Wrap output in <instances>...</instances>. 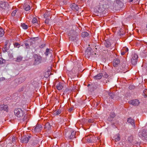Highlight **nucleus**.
I'll return each mask as SVG.
<instances>
[{
  "label": "nucleus",
  "mask_w": 147,
  "mask_h": 147,
  "mask_svg": "<svg viewBox=\"0 0 147 147\" xmlns=\"http://www.w3.org/2000/svg\"><path fill=\"white\" fill-rule=\"evenodd\" d=\"M76 132L71 128L65 129L64 134L66 137L69 140H71L75 138Z\"/></svg>",
  "instance_id": "nucleus-1"
},
{
  "label": "nucleus",
  "mask_w": 147,
  "mask_h": 147,
  "mask_svg": "<svg viewBox=\"0 0 147 147\" xmlns=\"http://www.w3.org/2000/svg\"><path fill=\"white\" fill-rule=\"evenodd\" d=\"M68 34L69 39L74 40L75 39L78 34L74 30H71L68 32Z\"/></svg>",
  "instance_id": "nucleus-2"
},
{
  "label": "nucleus",
  "mask_w": 147,
  "mask_h": 147,
  "mask_svg": "<svg viewBox=\"0 0 147 147\" xmlns=\"http://www.w3.org/2000/svg\"><path fill=\"white\" fill-rule=\"evenodd\" d=\"M14 112L15 115L18 117H22L24 114L23 111L20 108H18L16 109Z\"/></svg>",
  "instance_id": "nucleus-3"
},
{
  "label": "nucleus",
  "mask_w": 147,
  "mask_h": 147,
  "mask_svg": "<svg viewBox=\"0 0 147 147\" xmlns=\"http://www.w3.org/2000/svg\"><path fill=\"white\" fill-rule=\"evenodd\" d=\"M138 135L139 137L142 139L147 138V131L144 129L141 130Z\"/></svg>",
  "instance_id": "nucleus-4"
},
{
  "label": "nucleus",
  "mask_w": 147,
  "mask_h": 147,
  "mask_svg": "<svg viewBox=\"0 0 147 147\" xmlns=\"http://www.w3.org/2000/svg\"><path fill=\"white\" fill-rule=\"evenodd\" d=\"M42 128L41 125L37 124L35 127L32 129V131L35 133H38L41 131Z\"/></svg>",
  "instance_id": "nucleus-5"
},
{
  "label": "nucleus",
  "mask_w": 147,
  "mask_h": 147,
  "mask_svg": "<svg viewBox=\"0 0 147 147\" xmlns=\"http://www.w3.org/2000/svg\"><path fill=\"white\" fill-rule=\"evenodd\" d=\"M34 62L35 65H37L40 63L42 59L40 56H38L37 55H34Z\"/></svg>",
  "instance_id": "nucleus-6"
},
{
  "label": "nucleus",
  "mask_w": 147,
  "mask_h": 147,
  "mask_svg": "<svg viewBox=\"0 0 147 147\" xmlns=\"http://www.w3.org/2000/svg\"><path fill=\"white\" fill-rule=\"evenodd\" d=\"M91 50V48L90 47H88L87 49L85 54L86 58L89 59L92 56Z\"/></svg>",
  "instance_id": "nucleus-7"
},
{
  "label": "nucleus",
  "mask_w": 147,
  "mask_h": 147,
  "mask_svg": "<svg viewBox=\"0 0 147 147\" xmlns=\"http://www.w3.org/2000/svg\"><path fill=\"white\" fill-rule=\"evenodd\" d=\"M138 58V55L136 54L133 55L131 59V62L133 65H135L137 63Z\"/></svg>",
  "instance_id": "nucleus-8"
},
{
  "label": "nucleus",
  "mask_w": 147,
  "mask_h": 147,
  "mask_svg": "<svg viewBox=\"0 0 147 147\" xmlns=\"http://www.w3.org/2000/svg\"><path fill=\"white\" fill-rule=\"evenodd\" d=\"M129 103L130 104L136 106L139 105L140 102L139 100L138 99H135L134 100H130L129 101Z\"/></svg>",
  "instance_id": "nucleus-9"
},
{
  "label": "nucleus",
  "mask_w": 147,
  "mask_h": 147,
  "mask_svg": "<svg viewBox=\"0 0 147 147\" xmlns=\"http://www.w3.org/2000/svg\"><path fill=\"white\" fill-rule=\"evenodd\" d=\"M45 129L46 131L48 133H50L51 129V126L48 123H46L45 125Z\"/></svg>",
  "instance_id": "nucleus-10"
},
{
  "label": "nucleus",
  "mask_w": 147,
  "mask_h": 147,
  "mask_svg": "<svg viewBox=\"0 0 147 147\" xmlns=\"http://www.w3.org/2000/svg\"><path fill=\"white\" fill-rule=\"evenodd\" d=\"M30 138V136H28V137L26 136H23L22 138V142L23 143H27Z\"/></svg>",
  "instance_id": "nucleus-11"
},
{
  "label": "nucleus",
  "mask_w": 147,
  "mask_h": 147,
  "mask_svg": "<svg viewBox=\"0 0 147 147\" xmlns=\"http://www.w3.org/2000/svg\"><path fill=\"white\" fill-rule=\"evenodd\" d=\"M70 7L72 10L75 11H78L79 8L78 5L74 3L71 4Z\"/></svg>",
  "instance_id": "nucleus-12"
},
{
  "label": "nucleus",
  "mask_w": 147,
  "mask_h": 147,
  "mask_svg": "<svg viewBox=\"0 0 147 147\" xmlns=\"http://www.w3.org/2000/svg\"><path fill=\"white\" fill-rule=\"evenodd\" d=\"M8 5V3L7 2H0V7H1L2 9H5Z\"/></svg>",
  "instance_id": "nucleus-13"
},
{
  "label": "nucleus",
  "mask_w": 147,
  "mask_h": 147,
  "mask_svg": "<svg viewBox=\"0 0 147 147\" xmlns=\"http://www.w3.org/2000/svg\"><path fill=\"white\" fill-rule=\"evenodd\" d=\"M8 111V107L7 105H0V111Z\"/></svg>",
  "instance_id": "nucleus-14"
},
{
  "label": "nucleus",
  "mask_w": 147,
  "mask_h": 147,
  "mask_svg": "<svg viewBox=\"0 0 147 147\" xmlns=\"http://www.w3.org/2000/svg\"><path fill=\"white\" fill-rule=\"evenodd\" d=\"M91 136L89 135L83 138L82 141V142L84 140H86L87 142L91 143L92 141Z\"/></svg>",
  "instance_id": "nucleus-15"
},
{
  "label": "nucleus",
  "mask_w": 147,
  "mask_h": 147,
  "mask_svg": "<svg viewBox=\"0 0 147 147\" xmlns=\"http://www.w3.org/2000/svg\"><path fill=\"white\" fill-rule=\"evenodd\" d=\"M127 121L128 123H130L134 127H135V124L134 120L132 118H129L128 119Z\"/></svg>",
  "instance_id": "nucleus-16"
},
{
  "label": "nucleus",
  "mask_w": 147,
  "mask_h": 147,
  "mask_svg": "<svg viewBox=\"0 0 147 147\" xmlns=\"http://www.w3.org/2000/svg\"><path fill=\"white\" fill-rule=\"evenodd\" d=\"M120 60L118 59H115L113 61V66H116L120 63Z\"/></svg>",
  "instance_id": "nucleus-17"
},
{
  "label": "nucleus",
  "mask_w": 147,
  "mask_h": 147,
  "mask_svg": "<svg viewBox=\"0 0 147 147\" xmlns=\"http://www.w3.org/2000/svg\"><path fill=\"white\" fill-rule=\"evenodd\" d=\"M115 116V115L114 113H110V116L108 118V120L109 121H112L113 119Z\"/></svg>",
  "instance_id": "nucleus-18"
},
{
  "label": "nucleus",
  "mask_w": 147,
  "mask_h": 147,
  "mask_svg": "<svg viewBox=\"0 0 147 147\" xmlns=\"http://www.w3.org/2000/svg\"><path fill=\"white\" fill-rule=\"evenodd\" d=\"M103 76V74L102 73H100L95 76H94V78L95 80H100L101 79Z\"/></svg>",
  "instance_id": "nucleus-19"
},
{
  "label": "nucleus",
  "mask_w": 147,
  "mask_h": 147,
  "mask_svg": "<svg viewBox=\"0 0 147 147\" xmlns=\"http://www.w3.org/2000/svg\"><path fill=\"white\" fill-rule=\"evenodd\" d=\"M113 138V139L115 140V141L117 142L119 141L120 139V135L119 134H117L114 136Z\"/></svg>",
  "instance_id": "nucleus-20"
},
{
  "label": "nucleus",
  "mask_w": 147,
  "mask_h": 147,
  "mask_svg": "<svg viewBox=\"0 0 147 147\" xmlns=\"http://www.w3.org/2000/svg\"><path fill=\"white\" fill-rule=\"evenodd\" d=\"M52 52V50L50 49L47 48L46 49V51L45 53V54L47 56H48L50 53H51Z\"/></svg>",
  "instance_id": "nucleus-21"
},
{
  "label": "nucleus",
  "mask_w": 147,
  "mask_h": 147,
  "mask_svg": "<svg viewBox=\"0 0 147 147\" xmlns=\"http://www.w3.org/2000/svg\"><path fill=\"white\" fill-rule=\"evenodd\" d=\"M63 87L62 85V84L61 83H59L57 85V88L59 90H61Z\"/></svg>",
  "instance_id": "nucleus-22"
},
{
  "label": "nucleus",
  "mask_w": 147,
  "mask_h": 147,
  "mask_svg": "<svg viewBox=\"0 0 147 147\" xmlns=\"http://www.w3.org/2000/svg\"><path fill=\"white\" fill-rule=\"evenodd\" d=\"M89 36V34L85 32H83L82 33L81 36L82 37L86 38Z\"/></svg>",
  "instance_id": "nucleus-23"
},
{
  "label": "nucleus",
  "mask_w": 147,
  "mask_h": 147,
  "mask_svg": "<svg viewBox=\"0 0 147 147\" xmlns=\"http://www.w3.org/2000/svg\"><path fill=\"white\" fill-rule=\"evenodd\" d=\"M24 8L26 11H28L30 9V7L29 5H25L24 6Z\"/></svg>",
  "instance_id": "nucleus-24"
},
{
  "label": "nucleus",
  "mask_w": 147,
  "mask_h": 147,
  "mask_svg": "<svg viewBox=\"0 0 147 147\" xmlns=\"http://www.w3.org/2000/svg\"><path fill=\"white\" fill-rule=\"evenodd\" d=\"M4 31L2 28H0V37L3 36L4 34Z\"/></svg>",
  "instance_id": "nucleus-25"
},
{
  "label": "nucleus",
  "mask_w": 147,
  "mask_h": 147,
  "mask_svg": "<svg viewBox=\"0 0 147 147\" xmlns=\"http://www.w3.org/2000/svg\"><path fill=\"white\" fill-rule=\"evenodd\" d=\"M104 44L105 46L107 47H109L110 46V42L108 41L107 42L106 41H105Z\"/></svg>",
  "instance_id": "nucleus-26"
},
{
  "label": "nucleus",
  "mask_w": 147,
  "mask_h": 147,
  "mask_svg": "<svg viewBox=\"0 0 147 147\" xmlns=\"http://www.w3.org/2000/svg\"><path fill=\"white\" fill-rule=\"evenodd\" d=\"M22 27L23 29H27L28 28V26L24 23L22 24Z\"/></svg>",
  "instance_id": "nucleus-27"
},
{
  "label": "nucleus",
  "mask_w": 147,
  "mask_h": 147,
  "mask_svg": "<svg viewBox=\"0 0 147 147\" xmlns=\"http://www.w3.org/2000/svg\"><path fill=\"white\" fill-rule=\"evenodd\" d=\"M61 111L60 110L58 109L57 110V111L56 112H55L54 113L55 115H59L61 113Z\"/></svg>",
  "instance_id": "nucleus-28"
},
{
  "label": "nucleus",
  "mask_w": 147,
  "mask_h": 147,
  "mask_svg": "<svg viewBox=\"0 0 147 147\" xmlns=\"http://www.w3.org/2000/svg\"><path fill=\"white\" fill-rule=\"evenodd\" d=\"M22 57L21 56H18L17 58L16 61L19 62L22 60Z\"/></svg>",
  "instance_id": "nucleus-29"
},
{
  "label": "nucleus",
  "mask_w": 147,
  "mask_h": 147,
  "mask_svg": "<svg viewBox=\"0 0 147 147\" xmlns=\"http://www.w3.org/2000/svg\"><path fill=\"white\" fill-rule=\"evenodd\" d=\"M143 95L145 97H147V89H145L143 91Z\"/></svg>",
  "instance_id": "nucleus-30"
},
{
  "label": "nucleus",
  "mask_w": 147,
  "mask_h": 147,
  "mask_svg": "<svg viewBox=\"0 0 147 147\" xmlns=\"http://www.w3.org/2000/svg\"><path fill=\"white\" fill-rule=\"evenodd\" d=\"M50 14V13L49 12H46L44 14V17L45 18H47L48 17L49 15Z\"/></svg>",
  "instance_id": "nucleus-31"
},
{
  "label": "nucleus",
  "mask_w": 147,
  "mask_h": 147,
  "mask_svg": "<svg viewBox=\"0 0 147 147\" xmlns=\"http://www.w3.org/2000/svg\"><path fill=\"white\" fill-rule=\"evenodd\" d=\"M5 62V60L1 58H0V64H2Z\"/></svg>",
  "instance_id": "nucleus-32"
},
{
  "label": "nucleus",
  "mask_w": 147,
  "mask_h": 147,
  "mask_svg": "<svg viewBox=\"0 0 147 147\" xmlns=\"http://www.w3.org/2000/svg\"><path fill=\"white\" fill-rule=\"evenodd\" d=\"M109 95L112 98H113L114 97V94L112 93H109Z\"/></svg>",
  "instance_id": "nucleus-33"
},
{
  "label": "nucleus",
  "mask_w": 147,
  "mask_h": 147,
  "mask_svg": "<svg viewBox=\"0 0 147 147\" xmlns=\"http://www.w3.org/2000/svg\"><path fill=\"white\" fill-rule=\"evenodd\" d=\"M37 19L36 18H33L32 21V22L34 24L35 23H36L37 22Z\"/></svg>",
  "instance_id": "nucleus-34"
},
{
  "label": "nucleus",
  "mask_w": 147,
  "mask_h": 147,
  "mask_svg": "<svg viewBox=\"0 0 147 147\" xmlns=\"http://www.w3.org/2000/svg\"><path fill=\"white\" fill-rule=\"evenodd\" d=\"M17 12V11L16 10H15L13 11L12 13H11V15L12 16H15L16 13V12Z\"/></svg>",
  "instance_id": "nucleus-35"
},
{
  "label": "nucleus",
  "mask_w": 147,
  "mask_h": 147,
  "mask_svg": "<svg viewBox=\"0 0 147 147\" xmlns=\"http://www.w3.org/2000/svg\"><path fill=\"white\" fill-rule=\"evenodd\" d=\"M104 9H105V8L103 7V6L101 5L100 7V8H99V10H100V11H102L104 10Z\"/></svg>",
  "instance_id": "nucleus-36"
},
{
  "label": "nucleus",
  "mask_w": 147,
  "mask_h": 147,
  "mask_svg": "<svg viewBox=\"0 0 147 147\" xmlns=\"http://www.w3.org/2000/svg\"><path fill=\"white\" fill-rule=\"evenodd\" d=\"M122 49L125 51V53L127 52H128V48L126 47H124Z\"/></svg>",
  "instance_id": "nucleus-37"
},
{
  "label": "nucleus",
  "mask_w": 147,
  "mask_h": 147,
  "mask_svg": "<svg viewBox=\"0 0 147 147\" xmlns=\"http://www.w3.org/2000/svg\"><path fill=\"white\" fill-rule=\"evenodd\" d=\"M98 85L96 84H94L93 86V88H94V89H96L98 87Z\"/></svg>",
  "instance_id": "nucleus-38"
},
{
  "label": "nucleus",
  "mask_w": 147,
  "mask_h": 147,
  "mask_svg": "<svg viewBox=\"0 0 147 147\" xmlns=\"http://www.w3.org/2000/svg\"><path fill=\"white\" fill-rule=\"evenodd\" d=\"M25 45L26 49L29 48V44L28 43L26 42L25 43Z\"/></svg>",
  "instance_id": "nucleus-39"
},
{
  "label": "nucleus",
  "mask_w": 147,
  "mask_h": 147,
  "mask_svg": "<svg viewBox=\"0 0 147 147\" xmlns=\"http://www.w3.org/2000/svg\"><path fill=\"white\" fill-rule=\"evenodd\" d=\"M19 44L18 43H17V42L15 43H14V46L15 47H17L18 46H19Z\"/></svg>",
  "instance_id": "nucleus-40"
},
{
  "label": "nucleus",
  "mask_w": 147,
  "mask_h": 147,
  "mask_svg": "<svg viewBox=\"0 0 147 147\" xmlns=\"http://www.w3.org/2000/svg\"><path fill=\"white\" fill-rule=\"evenodd\" d=\"M121 54L122 55H123L125 54V51H124L122 49L121 50Z\"/></svg>",
  "instance_id": "nucleus-41"
},
{
  "label": "nucleus",
  "mask_w": 147,
  "mask_h": 147,
  "mask_svg": "<svg viewBox=\"0 0 147 147\" xmlns=\"http://www.w3.org/2000/svg\"><path fill=\"white\" fill-rule=\"evenodd\" d=\"M104 77L106 78H107L109 76L108 74H107L106 73H105V74H104Z\"/></svg>",
  "instance_id": "nucleus-42"
},
{
  "label": "nucleus",
  "mask_w": 147,
  "mask_h": 147,
  "mask_svg": "<svg viewBox=\"0 0 147 147\" xmlns=\"http://www.w3.org/2000/svg\"><path fill=\"white\" fill-rule=\"evenodd\" d=\"M49 20L48 19H47L45 21V23L47 24H48L49 23Z\"/></svg>",
  "instance_id": "nucleus-43"
},
{
  "label": "nucleus",
  "mask_w": 147,
  "mask_h": 147,
  "mask_svg": "<svg viewBox=\"0 0 147 147\" xmlns=\"http://www.w3.org/2000/svg\"><path fill=\"white\" fill-rule=\"evenodd\" d=\"M45 44L42 45H41L39 46V47L40 48H44L45 47Z\"/></svg>",
  "instance_id": "nucleus-44"
},
{
  "label": "nucleus",
  "mask_w": 147,
  "mask_h": 147,
  "mask_svg": "<svg viewBox=\"0 0 147 147\" xmlns=\"http://www.w3.org/2000/svg\"><path fill=\"white\" fill-rule=\"evenodd\" d=\"M88 122H91V119H89L88 120Z\"/></svg>",
  "instance_id": "nucleus-45"
},
{
  "label": "nucleus",
  "mask_w": 147,
  "mask_h": 147,
  "mask_svg": "<svg viewBox=\"0 0 147 147\" xmlns=\"http://www.w3.org/2000/svg\"><path fill=\"white\" fill-rule=\"evenodd\" d=\"M133 1V0H130V1H129V2H132Z\"/></svg>",
  "instance_id": "nucleus-46"
},
{
  "label": "nucleus",
  "mask_w": 147,
  "mask_h": 147,
  "mask_svg": "<svg viewBox=\"0 0 147 147\" xmlns=\"http://www.w3.org/2000/svg\"><path fill=\"white\" fill-rule=\"evenodd\" d=\"M90 85V84H88V87Z\"/></svg>",
  "instance_id": "nucleus-47"
},
{
  "label": "nucleus",
  "mask_w": 147,
  "mask_h": 147,
  "mask_svg": "<svg viewBox=\"0 0 147 147\" xmlns=\"http://www.w3.org/2000/svg\"><path fill=\"white\" fill-rule=\"evenodd\" d=\"M98 139V138H96V139Z\"/></svg>",
  "instance_id": "nucleus-48"
},
{
  "label": "nucleus",
  "mask_w": 147,
  "mask_h": 147,
  "mask_svg": "<svg viewBox=\"0 0 147 147\" xmlns=\"http://www.w3.org/2000/svg\"><path fill=\"white\" fill-rule=\"evenodd\" d=\"M146 28H147V25H146Z\"/></svg>",
  "instance_id": "nucleus-49"
},
{
  "label": "nucleus",
  "mask_w": 147,
  "mask_h": 147,
  "mask_svg": "<svg viewBox=\"0 0 147 147\" xmlns=\"http://www.w3.org/2000/svg\"><path fill=\"white\" fill-rule=\"evenodd\" d=\"M101 0V1H104V0Z\"/></svg>",
  "instance_id": "nucleus-50"
}]
</instances>
